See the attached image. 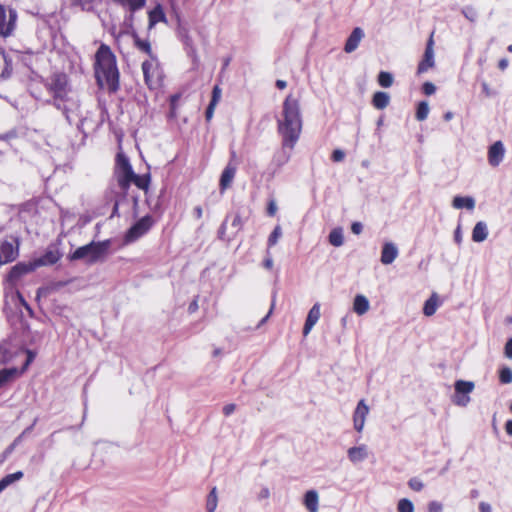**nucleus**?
Returning <instances> with one entry per match:
<instances>
[{
	"label": "nucleus",
	"mask_w": 512,
	"mask_h": 512,
	"mask_svg": "<svg viewBox=\"0 0 512 512\" xmlns=\"http://www.w3.org/2000/svg\"><path fill=\"white\" fill-rule=\"evenodd\" d=\"M135 46L140 50L145 52L150 56V59L152 57H155L152 53L150 42L147 40L140 39L136 34L133 35Z\"/></svg>",
	"instance_id": "nucleus-36"
},
{
	"label": "nucleus",
	"mask_w": 512,
	"mask_h": 512,
	"mask_svg": "<svg viewBox=\"0 0 512 512\" xmlns=\"http://www.w3.org/2000/svg\"><path fill=\"white\" fill-rule=\"evenodd\" d=\"M436 91V87L433 83L431 82H426L424 83L423 85V92L426 94V95H432L434 94Z\"/></svg>",
	"instance_id": "nucleus-50"
},
{
	"label": "nucleus",
	"mask_w": 512,
	"mask_h": 512,
	"mask_svg": "<svg viewBox=\"0 0 512 512\" xmlns=\"http://www.w3.org/2000/svg\"><path fill=\"white\" fill-rule=\"evenodd\" d=\"M277 211V205L274 201H270L268 204L267 212L268 215L274 216Z\"/></svg>",
	"instance_id": "nucleus-59"
},
{
	"label": "nucleus",
	"mask_w": 512,
	"mask_h": 512,
	"mask_svg": "<svg viewBox=\"0 0 512 512\" xmlns=\"http://www.w3.org/2000/svg\"><path fill=\"white\" fill-rule=\"evenodd\" d=\"M23 477V472L17 471L12 474H8L0 480V493H2L8 486L12 485L16 481Z\"/></svg>",
	"instance_id": "nucleus-32"
},
{
	"label": "nucleus",
	"mask_w": 512,
	"mask_h": 512,
	"mask_svg": "<svg viewBox=\"0 0 512 512\" xmlns=\"http://www.w3.org/2000/svg\"><path fill=\"white\" fill-rule=\"evenodd\" d=\"M479 512H492V506L487 502L479 503Z\"/></svg>",
	"instance_id": "nucleus-56"
},
{
	"label": "nucleus",
	"mask_w": 512,
	"mask_h": 512,
	"mask_svg": "<svg viewBox=\"0 0 512 512\" xmlns=\"http://www.w3.org/2000/svg\"><path fill=\"white\" fill-rule=\"evenodd\" d=\"M369 456V450L367 445L360 444L358 446H352L347 450V457L353 465H357L365 461Z\"/></svg>",
	"instance_id": "nucleus-15"
},
{
	"label": "nucleus",
	"mask_w": 512,
	"mask_h": 512,
	"mask_svg": "<svg viewBox=\"0 0 512 512\" xmlns=\"http://www.w3.org/2000/svg\"><path fill=\"white\" fill-rule=\"evenodd\" d=\"M282 236V229L279 225H277L274 230L272 231V233L270 234V236L268 237V241H267V244H268V247H273L274 245H276V243L278 242V240L280 239V237Z\"/></svg>",
	"instance_id": "nucleus-41"
},
{
	"label": "nucleus",
	"mask_w": 512,
	"mask_h": 512,
	"mask_svg": "<svg viewBox=\"0 0 512 512\" xmlns=\"http://www.w3.org/2000/svg\"><path fill=\"white\" fill-rule=\"evenodd\" d=\"M62 257V253L56 247H49L45 253L39 257L34 259L35 264L38 267L41 266H49L57 263Z\"/></svg>",
	"instance_id": "nucleus-14"
},
{
	"label": "nucleus",
	"mask_w": 512,
	"mask_h": 512,
	"mask_svg": "<svg viewBox=\"0 0 512 512\" xmlns=\"http://www.w3.org/2000/svg\"><path fill=\"white\" fill-rule=\"evenodd\" d=\"M363 230V225L360 223V222H354L352 223L351 225V231L356 234V235H359Z\"/></svg>",
	"instance_id": "nucleus-55"
},
{
	"label": "nucleus",
	"mask_w": 512,
	"mask_h": 512,
	"mask_svg": "<svg viewBox=\"0 0 512 512\" xmlns=\"http://www.w3.org/2000/svg\"><path fill=\"white\" fill-rule=\"evenodd\" d=\"M144 79L149 88L154 89L160 86L161 71L156 57L142 63Z\"/></svg>",
	"instance_id": "nucleus-6"
},
{
	"label": "nucleus",
	"mask_w": 512,
	"mask_h": 512,
	"mask_svg": "<svg viewBox=\"0 0 512 512\" xmlns=\"http://www.w3.org/2000/svg\"><path fill=\"white\" fill-rule=\"evenodd\" d=\"M434 40H433V33L430 35L426 49L423 55V58L421 62L418 65L417 72L419 74L427 72L429 69L434 67L435 65V59H434Z\"/></svg>",
	"instance_id": "nucleus-10"
},
{
	"label": "nucleus",
	"mask_w": 512,
	"mask_h": 512,
	"mask_svg": "<svg viewBox=\"0 0 512 512\" xmlns=\"http://www.w3.org/2000/svg\"><path fill=\"white\" fill-rule=\"evenodd\" d=\"M429 104L426 101L419 102L416 110V119L418 121H424L427 119L429 114Z\"/></svg>",
	"instance_id": "nucleus-37"
},
{
	"label": "nucleus",
	"mask_w": 512,
	"mask_h": 512,
	"mask_svg": "<svg viewBox=\"0 0 512 512\" xmlns=\"http://www.w3.org/2000/svg\"><path fill=\"white\" fill-rule=\"evenodd\" d=\"M470 402V397L469 395H465V394H458L455 392V395L453 396V403L458 405V406H461V407H465L468 405V403Z\"/></svg>",
	"instance_id": "nucleus-45"
},
{
	"label": "nucleus",
	"mask_w": 512,
	"mask_h": 512,
	"mask_svg": "<svg viewBox=\"0 0 512 512\" xmlns=\"http://www.w3.org/2000/svg\"><path fill=\"white\" fill-rule=\"evenodd\" d=\"M37 268L35 261L30 262H19L13 266L8 274V280L10 282L18 281L22 276L33 272Z\"/></svg>",
	"instance_id": "nucleus-12"
},
{
	"label": "nucleus",
	"mask_w": 512,
	"mask_h": 512,
	"mask_svg": "<svg viewBox=\"0 0 512 512\" xmlns=\"http://www.w3.org/2000/svg\"><path fill=\"white\" fill-rule=\"evenodd\" d=\"M110 240H104L91 243L77 248L70 256L71 261L84 260L88 264H94L101 261L107 255L110 248Z\"/></svg>",
	"instance_id": "nucleus-4"
},
{
	"label": "nucleus",
	"mask_w": 512,
	"mask_h": 512,
	"mask_svg": "<svg viewBox=\"0 0 512 512\" xmlns=\"http://www.w3.org/2000/svg\"><path fill=\"white\" fill-rule=\"evenodd\" d=\"M399 250L392 242L384 243L381 251V262L384 265H389L398 257Z\"/></svg>",
	"instance_id": "nucleus-18"
},
{
	"label": "nucleus",
	"mask_w": 512,
	"mask_h": 512,
	"mask_svg": "<svg viewBox=\"0 0 512 512\" xmlns=\"http://www.w3.org/2000/svg\"><path fill=\"white\" fill-rule=\"evenodd\" d=\"M505 156V147L501 141L494 142L488 149V163L492 167H497L503 161Z\"/></svg>",
	"instance_id": "nucleus-13"
},
{
	"label": "nucleus",
	"mask_w": 512,
	"mask_h": 512,
	"mask_svg": "<svg viewBox=\"0 0 512 512\" xmlns=\"http://www.w3.org/2000/svg\"><path fill=\"white\" fill-rule=\"evenodd\" d=\"M16 296H17V299L19 301V304L28 312V314L30 316H32L33 315V310L30 307V305L27 303V301L25 300L23 295L20 292H17Z\"/></svg>",
	"instance_id": "nucleus-48"
},
{
	"label": "nucleus",
	"mask_w": 512,
	"mask_h": 512,
	"mask_svg": "<svg viewBox=\"0 0 512 512\" xmlns=\"http://www.w3.org/2000/svg\"><path fill=\"white\" fill-rule=\"evenodd\" d=\"M303 504L309 512H318L319 494L316 490H308L303 499Z\"/></svg>",
	"instance_id": "nucleus-20"
},
{
	"label": "nucleus",
	"mask_w": 512,
	"mask_h": 512,
	"mask_svg": "<svg viewBox=\"0 0 512 512\" xmlns=\"http://www.w3.org/2000/svg\"><path fill=\"white\" fill-rule=\"evenodd\" d=\"M135 173L131 168L127 170H122L118 172V183L121 188L127 189L131 184L133 179L135 178Z\"/></svg>",
	"instance_id": "nucleus-26"
},
{
	"label": "nucleus",
	"mask_w": 512,
	"mask_h": 512,
	"mask_svg": "<svg viewBox=\"0 0 512 512\" xmlns=\"http://www.w3.org/2000/svg\"><path fill=\"white\" fill-rule=\"evenodd\" d=\"M488 237V227L483 221H479L475 224L472 230V240L477 243L485 241Z\"/></svg>",
	"instance_id": "nucleus-22"
},
{
	"label": "nucleus",
	"mask_w": 512,
	"mask_h": 512,
	"mask_svg": "<svg viewBox=\"0 0 512 512\" xmlns=\"http://www.w3.org/2000/svg\"><path fill=\"white\" fill-rule=\"evenodd\" d=\"M48 88L53 95V104L62 105V100L75 93L68 87L67 77L64 74L53 75L48 83Z\"/></svg>",
	"instance_id": "nucleus-5"
},
{
	"label": "nucleus",
	"mask_w": 512,
	"mask_h": 512,
	"mask_svg": "<svg viewBox=\"0 0 512 512\" xmlns=\"http://www.w3.org/2000/svg\"><path fill=\"white\" fill-rule=\"evenodd\" d=\"M397 511L398 512H414V505L409 499H406V498L400 499L397 504Z\"/></svg>",
	"instance_id": "nucleus-40"
},
{
	"label": "nucleus",
	"mask_w": 512,
	"mask_h": 512,
	"mask_svg": "<svg viewBox=\"0 0 512 512\" xmlns=\"http://www.w3.org/2000/svg\"><path fill=\"white\" fill-rule=\"evenodd\" d=\"M269 496H270V491L267 487H263L258 494V498L260 500L267 499Z\"/></svg>",
	"instance_id": "nucleus-60"
},
{
	"label": "nucleus",
	"mask_w": 512,
	"mask_h": 512,
	"mask_svg": "<svg viewBox=\"0 0 512 512\" xmlns=\"http://www.w3.org/2000/svg\"><path fill=\"white\" fill-rule=\"evenodd\" d=\"M462 14L470 22H475L478 17L477 10L472 6H465L462 8Z\"/></svg>",
	"instance_id": "nucleus-43"
},
{
	"label": "nucleus",
	"mask_w": 512,
	"mask_h": 512,
	"mask_svg": "<svg viewBox=\"0 0 512 512\" xmlns=\"http://www.w3.org/2000/svg\"><path fill=\"white\" fill-rule=\"evenodd\" d=\"M95 57V75L99 86L115 92L119 87V71L115 55L107 45L102 44Z\"/></svg>",
	"instance_id": "nucleus-2"
},
{
	"label": "nucleus",
	"mask_w": 512,
	"mask_h": 512,
	"mask_svg": "<svg viewBox=\"0 0 512 512\" xmlns=\"http://www.w3.org/2000/svg\"><path fill=\"white\" fill-rule=\"evenodd\" d=\"M506 433L512 436V420H508L505 424Z\"/></svg>",
	"instance_id": "nucleus-64"
},
{
	"label": "nucleus",
	"mask_w": 512,
	"mask_h": 512,
	"mask_svg": "<svg viewBox=\"0 0 512 512\" xmlns=\"http://www.w3.org/2000/svg\"><path fill=\"white\" fill-rule=\"evenodd\" d=\"M165 21L166 17L160 5L149 12V29H152L157 23Z\"/></svg>",
	"instance_id": "nucleus-28"
},
{
	"label": "nucleus",
	"mask_w": 512,
	"mask_h": 512,
	"mask_svg": "<svg viewBox=\"0 0 512 512\" xmlns=\"http://www.w3.org/2000/svg\"><path fill=\"white\" fill-rule=\"evenodd\" d=\"M236 174V168L231 164H228L223 170L220 177V190L224 192L227 188H229L233 182V179Z\"/></svg>",
	"instance_id": "nucleus-21"
},
{
	"label": "nucleus",
	"mask_w": 512,
	"mask_h": 512,
	"mask_svg": "<svg viewBox=\"0 0 512 512\" xmlns=\"http://www.w3.org/2000/svg\"><path fill=\"white\" fill-rule=\"evenodd\" d=\"M370 408L364 399H361L353 413V426L354 429L361 433L365 426L366 417L369 414Z\"/></svg>",
	"instance_id": "nucleus-11"
},
{
	"label": "nucleus",
	"mask_w": 512,
	"mask_h": 512,
	"mask_svg": "<svg viewBox=\"0 0 512 512\" xmlns=\"http://www.w3.org/2000/svg\"><path fill=\"white\" fill-rule=\"evenodd\" d=\"M218 505V495L216 487H213L206 499V511L215 512Z\"/></svg>",
	"instance_id": "nucleus-34"
},
{
	"label": "nucleus",
	"mask_w": 512,
	"mask_h": 512,
	"mask_svg": "<svg viewBox=\"0 0 512 512\" xmlns=\"http://www.w3.org/2000/svg\"><path fill=\"white\" fill-rule=\"evenodd\" d=\"M153 223L154 221L151 216L146 215L142 217L127 231L125 241L129 243L136 241L150 230Z\"/></svg>",
	"instance_id": "nucleus-7"
},
{
	"label": "nucleus",
	"mask_w": 512,
	"mask_h": 512,
	"mask_svg": "<svg viewBox=\"0 0 512 512\" xmlns=\"http://www.w3.org/2000/svg\"><path fill=\"white\" fill-rule=\"evenodd\" d=\"M231 226L234 229L233 234L237 233L242 227V219L239 214L232 216Z\"/></svg>",
	"instance_id": "nucleus-47"
},
{
	"label": "nucleus",
	"mask_w": 512,
	"mask_h": 512,
	"mask_svg": "<svg viewBox=\"0 0 512 512\" xmlns=\"http://www.w3.org/2000/svg\"><path fill=\"white\" fill-rule=\"evenodd\" d=\"M509 65V61L507 58H502L498 62V67L500 70L504 71Z\"/></svg>",
	"instance_id": "nucleus-61"
},
{
	"label": "nucleus",
	"mask_w": 512,
	"mask_h": 512,
	"mask_svg": "<svg viewBox=\"0 0 512 512\" xmlns=\"http://www.w3.org/2000/svg\"><path fill=\"white\" fill-rule=\"evenodd\" d=\"M216 104L214 103H211L208 105L207 109H206V112H205V115H206V119L207 120H210L212 117H213V113H214V108H215Z\"/></svg>",
	"instance_id": "nucleus-58"
},
{
	"label": "nucleus",
	"mask_w": 512,
	"mask_h": 512,
	"mask_svg": "<svg viewBox=\"0 0 512 512\" xmlns=\"http://www.w3.org/2000/svg\"><path fill=\"white\" fill-rule=\"evenodd\" d=\"M439 307V297L437 293H432L429 299H427L424 303L423 313L425 316H432L435 314L437 308Z\"/></svg>",
	"instance_id": "nucleus-27"
},
{
	"label": "nucleus",
	"mask_w": 512,
	"mask_h": 512,
	"mask_svg": "<svg viewBox=\"0 0 512 512\" xmlns=\"http://www.w3.org/2000/svg\"><path fill=\"white\" fill-rule=\"evenodd\" d=\"M482 92L486 97H491L494 95L493 90L490 88L489 84L485 81L481 83Z\"/></svg>",
	"instance_id": "nucleus-53"
},
{
	"label": "nucleus",
	"mask_w": 512,
	"mask_h": 512,
	"mask_svg": "<svg viewBox=\"0 0 512 512\" xmlns=\"http://www.w3.org/2000/svg\"><path fill=\"white\" fill-rule=\"evenodd\" d=\"M150 182V175H135V178L132 181V184L136 185L139 189L147 190Z\"/></svg>",
	"instance_id": "nucleus-38"
},
{
	"label": "nucleus",
	"mask_w": 512,
	"mask_h": 512,
	"mask_svg": "<svg viewBox=\"0 0 512 512\" xmlns=\"http://www.w3.org/2000/svg\"><path fill=\"white\" fill-rule=\"evenodd\" d=\"M17 14L13 9L6 10L0 5V35L8 36L15 28Z\"/></svg>",
	"instance_id": "nucleus-9"
},
{
	"label": "nucleus",
	"mask_w": 512,
	"mask_h": 512,
	"mask_svg": "<svg viewBox=\"0 0 512 512\" xmlns=\"http://www.w3.org/2000/svg\"><path fill=\"white\" fill-rule=\"evenodd\" d=\"M221 97V89L218 86H215L212 91V99L211 103L217 104Z\"/></svg>",
	"instance_id": "nucleus-51"
},
{
	"label": "nucleus",
	"mask_w": 512,
	"mask_h": 512,
	"mask_svg": "<svg viewBox=\"0 0 512 512\" xmlns=\"http://www.w3.org/2000/svg\"><path fill=\"white\" fill-rule=\"evenodd\" d=\"M329 243L334 247H340L344 244V235L343 229L341 227H336L331 230L329 237Z\"/></svg>",
	"instance_id": "nucleus-30"
},
{
	"label": "nucleus",
	"mask_w": 512,
	"mask_h": 512,
	"mask_svg": "<svg viewBox=\"0 0 512 512\" xmlns=\"http://www.w3.org/2000/svg\"><path fill=\"white\" fill-rule=\"evenodd\" d=\"M303 126L300 99L293 94L287 95L277 117V131L283 145L293 150L298 142Z\"/></svg>",
	"instance_id": "nucleus-1"
},
{
	"label": "nucleus",
	"mask_w": 512,
	"mask_h": 512,
	"mask_svg": "<svg viewBox=\"0 0 512 512\" xmlns=\"http://www.w3.org/2000/svg\"><path fill=\"white\" fill-rule=\"evenodd\" d=\"M19 254V242L16 238L0 242V266L13 262Z\"/></svg>",
	"instance_id": "nucleus-8"
},
{
	"label": "nucleus",
	"mask_w": 512,
	"mask_h": 512,
	"mask_svg": "<svg viewBox=\"0 0 512 512\" xmlns=\"http://www.w3.org/2000/svg\"><path fill=\"white\" fill-rule=\"evenodd\" d=\"M30 361H31V357L28 358V360L26 361L25 366L23 367L22 370H19L15 367L4 368V369L0 370V388L4 387L8 383L12 382L17 377H19L22 374V372L27 368Z\"/></svg>",
	"instance_id": "nucleus-16"
},
{
	"label": "nucleus",
	"mask_w": 512,
	"mask_h": 512,
	"mask_svg": "<svg viewBox=\"0 0 512 512\" xmlns=\"http://www.w3.org/2000/svg\"><path fill=\"white\" fill-rule=\"evenodd\" d=\"M442 511H443V506L440 502L431 501L428 504V512H442Z\"/></svg>",
	"instance_id": "nucleus-49"
},
{
	"label": "nucleus",
	"mask_w": 512,
	"mask_h": 512,
	"mask_svg": "<svg viewBox=\"0 0 512 512\" xmlns=\"http://www.w3.org/2000/svg\"><path fill=\"white\" fill-rule=\"evenodd\" d=\"M23 477V472L17 471L12 474H8L0 480V493H2L8 486L12 485L16 481Z\"/></svg>",
	"instance_id": "nucleus-31"
},
{
	"label": "nucleus",
	"mask_w": 512,
	"mask_h": 512,
	"mask_svg": "<svg viewBox=\"0 0 512 512\" xmlns=\"http://www.w3.org/2000/svg\"><path fill=\"white\" fill-rule=\"evenodd\" d=\"M378 83L384 88H388L393 84V76L389 72L381 71L378 75Z\"/></svg>",
	"instance_id": "nucleus-39"
},
{
	"label": "nucleus",
	"mask_w": 512,
	"mask_h": 512,
	"mask_svg": "<svg viewBox=\"0 0 512 512\" xmlns=\"http://www.w3.org/2000/svg\"><path fill=\"white\" fill-rule=\"evenodd\" d=\"M344 157H345V153L340 149H336L332 153V160L335 162L342 161L344 159Z\"/></svg>",
	"instance_id": "nucleus-52"
},
{
	"label": "nucleus",
	"mask_w": 512,
	"mask_h": 512,
	"mask_svg": "<svg viewBox=\"0 0 512 512\" xmlns=\"http://www.w3.org/2000/svg\"><path fill=\"white\" fill-rule=\"evenodd\" d=\"M454 240L456 243L460 244L461 241H462V233H461V230H460V227H458L456 230H455V233H454Z\"/></svg>",
	"instance_id": "nucleus-62"
},
{
	"label": "nucleus",
	"mask_w": 512,
	"mask_h": 512,
	"mask_svg": "<svg viewBox=\"0 0 512 512\" xmlns=\"http://www.w3.org/2000/svg\"><path fill=\"white\" fill-rule=\"evenodd\" d=\"M408 486L413 490V491H416V492H419L423 489L424 487V484L423 482L417 478V477H413L411 478L409 481H408Z\"/></svg>",
	"instance_id": "nucleus-46"
},
{
	"label": "nucleus",
	"mask_w": 512,
	"mask_h": 512,
	"mask_svg": "<svg viewBox=\"0 0 512 512\" xmlns=\"http://www.w3.org/2000/svg\"><path fill=\"white\" fill-rule=\"evenodd\" d=\"M236 410V405L235 404H227L223 407V413L225 416H230L231 414L234 413V411Z\"/></svg>",
	"instance_id": "nucleus-54"
},
{
	"label": "nucleus",
	"mask_w": 512,
	"mask_h": 512,
	"mask_svg": "<svg viewBox=\"0 0 512 512\" xmlns=\"http://www.w3.org/2000/svg\"><path fill=\"white\" fill-rule=\"evenodd\" d=\"M115 2L119 3L123 7H127L131 13L135 12L136 10L141 9L145 3L146 0H114Z\"/></svg>",
	"instance_id": "nucleus-35"
},
{
	"label": "nucleus",
	"mask_w": 512,
	"mask_h": 512,
	"mask_svg": "<svg viewBox=\"0 0 512 512\" xmlns=\"http://www.w3.org/2000/svg\"><path fill=\"white\" fill-rule=\"evenodd\" d=\"M505 355L512 359V338H510L505 345Z\"/></svg>",
	"instance_id": "nucleus-57"
},
{
	"label": "nucleus",
	"mask_w": 512,
	"mask_h": 512,
	"mask_svg": "<svg viewBox=\"0 0 512 512\" xmlns=\"http://www.w3.org/2000/svg\"><path fill=\"white\" fill-rule=\"evenodd\" d=\"M116 164L118 172L131 168L129 159L122 153L117 155Z\"/></svg>",
	"instance_id": "nucleus-42"
},
{
	"label": "nucleus",
	"mask_w": 512,
	"mask_h": 512,
	"mask_svg": "<svg viewBox=\"0 0 512 512\" xmlns=\"http://www.w3.org/2000/svg\"><path fill=\"white\" fill-rule=\"evenodd\" d=\"M291 151L292 150H290L289 147H285L282 144L281 149L274 154L272 163L276 167H282L283 165L289 162L291 158Z\"/></svg>",
	"instance_id": "nucleus-23"
},
{
	"label": "nucleus",
	"mask_w": 512,
	"mask_h": 512,
	"mask_svg": "<svg viewBox=\"0 0 512 512\" xmlns=\"http://www.w3.org/2000/svg\"><path fill=\"white\" fill-rule=\"evenodd\" d=\"M321 316L320 304L315 303L308 312L304 327H303V335L307 336L310 331L313 329L315 324L318 322Z\"/></svg>",
	"instance_id": "nucleus-17"
},
{
	"label": "nucleus",
	"mask_w": 512,
	"mask_h": 512,
	"mask_svg": "<svg viewBox=\"0 0 512 512\" xmlns=\"http://www.w3.org/2000/svg\"><path fill=\"white\" fill-rule=\"evenodd\" d=\"M370 308L369 300L364 295H356L353 301V311L358 315H364Z\"/></svg>",
	"instance_id": "nucleus-24"
},
{
	"label": "nucleus",
	"mask_w": 512,
	"mask_h": 512,
	"mask_svg": "<svg viewBox=\"0 0 512 512\" xmlns=\"http://www.w3.org/2000/svg\"><path fill=\"white\" fill-rule=\"evenodd\" d=\"M390 102V96L386 92L378 91L373 95L372 103L377 109H384Z\"/></svg>",
	"instance_id": "nucleus-29"
},
{
	"label": "nucleus",
	"mask_w": 512,
	"mask_h": 512,
	"mask_svg": "<svg viewBox=\"0 0 512 512\" xmlns=\"http://www.w3.org/2000/svg\"><path fill=\"white\" fill-rule=\"evenodd\" d=\"M455 392L468 395L474 389V383L471 381L457 380L454 384Z\"/></svg>",
	"instance_id": "nucleus-33"
},
{
	"label": "nucleus",
	"mask_w": 512,
	"mask_h": 512,
	"mask_svg": "<svg viewBox=\"0 0 512 512\" xmlns=\"http://www.w3.org/2000/svg\"><path fill=\"white\" fill-rule=\"evenodd\" d=\"M62 105H54L57 109L61 110L69 124H75L77 129L82 133L86 130L94 128V122L90 111L81 109L77 93L66 97L62 101Z\"/></svg>",
	"instance_id": "nucleus-3"
},
{
	"label": "nucleus",
	"mask_w": 512,
	"mask_h": 512,
	"mask_svg": "<svg viewBox=\"0 0 512 512\" xmlns=\"http://www.w3.org/2000/svg\"><path fill=\"white\" fill-rule=\"evenodd\" d=\"M364 37V32L361 28L356 27L351 32L350 36L348 37L344 50L346 53H351L357 49L359 46L360 41Z\"/></svg>",
	"instance_id": "nucleus-19"
},
{
	"label": "nucleus",
	"mask_w": 512,
	"mask_h": 512,
	"mask_svg": "<svg viewBox=\"0 0 512 512\" xmlns=\"http://www.w3.org/2000/svg\"><path fill=\"white\" fill-rule=\"evenodd\" d=\"M452 206L455 209L466 208L472 211L475 208V199L471 196H455L452 201Z\"/></svg>",
	"instance_id": "nucleus-25"
},
{
	"label": "nucleus",
	"mask_w": 512,
	"mask_h": 512,
	"mask_svg": "<svg viewBox=\"0 0 512 512\" xmlns=\"http://www.w3.org/2000/svg\"><path fill=\"white\" fill-rule=\"evenodd\" d=\"M500 382L503 384H509L512 382V370L508 367H504L500 370L499 374Z\"/></svg>",
	"instance_id": "nucleus-44"
},
{
	"label": "nucleus",
	"mask_w": 512,
	"mask_h": 512,
	"mask_svg": "<svg viewBox=\"0 0 512 512\" xmlns=\"http://www.w3.org/2000/svg\"><path fill=\"white\" fill-rule=\"evenodd\" d=\"M263 266L266 269H271L273 267V259L270 256L265 258V260L263 261Z\"/></svg>",
	"instance_id": "nucleus-63"
}]
</instances>
